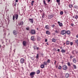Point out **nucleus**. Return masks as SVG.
Instances as JSON below:
<instances>
[{
  "instance_id": "obj_1",
  "label": "nucleus",
  "mask_w": 78,
  "mask_h": 78,
  "mask_svg": "<svg viewBox=\"0 0 78 78\" xmlns=\"http://www.w3.org/2000/svg\"><path fill=\"white\" fill-rule=\"evenodd\" d=\"M35 75V72H32L30 74V75L31 76V78H33V77H34V75Z\"/></svg>"
},
{
  "instance_id": "obj_2",
  "label": "nucleus",
  "mask_w": 78,
  "mask_h": 78,
  "mask_svg": "<svg viewBox=\"0 0 78 78\" xmlns=\"http://www.w3.org/2000/svg\"><path fill=\"white\" fill-rule=\"evenodd\" d=\"M66 33V31L64 30H63L61 32V34H62V35H64V34H65Z\"/></svg>"
},
{
  "instance_id": "obj_3",
  "label": "nucleus",
  "mask_w": 78,
  "mask_h": 78,
  "mask_svg": "<svg viewBox=\"0 0 78 78\" xmlns=\"http://www.w3.org/2000/svg\"><path fill=\"white\" fill-rule=\"evenodd\" d=\"M62 68L63 70H67V66L66 65H64L62 66Z\"/></svg>"
},
{
  "instance_id": "obj_4",
  "label": "nucleus",
  "mask_w": 78,
  "mask_h": 78,
  "mask_svg": "<svg viewBox=\"0 0 78 78\" xmlns=\"http://www.w3.org/2000/svg\"><path fill=\"white\" fill-rule=\"evenodd\" d=\"M24 61H25V60L24 59V58H21L20 60V63H21V64H23V63L24 62Z\"/></svg>"
},
{
  "instance_id": "obj_5",
  "label": "nucleus",
  "mask_w": 78,
  "mask_h": 78,
  "mask_svg": "<svg viewBox=\"0 0 78 78\" xmlns=\"http://www.w3.org/2000/svg\"><path fill=\"white\" fill-rule=\"evenodd\" d=\"M31 33L32 34H34L36 33V31L34 30H32L31 31Z\"/></svg>"
},
{
  "instance_id": "obj_6",
  "label": "nucleus",
  "mask_w": 78,
  "mask_h": 78,
  "mask_svg": "<svg viewBox=\"0 0 78 78\" xmlns=\"http://www.w3.org/2000/svg\"><path fill=\"white\" fill-rule=\"evenodd\" d=\"M29 21L31 23H33V19H29Z\"/></svg>"
},
{
  "instance_id": "obj_7",
  "label": "nucleus",
  "mask_w": 78,
  "mask_h": 78,
  "mask_svg": "<svg viewBox=\"0 0 78 78\" xmlns=\"http://www.w3.org/2000/svg\"><path fill=\"white\" fill-rule=\"evenodd\" d=\"M23 44L24 46H26L27 45V41H23Z\"/></svg>"
},
{
  "instance_id": "obj_8",
  "label": "nucleus",
  "mask_w": 78,
  "mask_h": 78,
  "mask_svg": "<svg viewBox=\"0 0 78 78\" xmlns=\"http://www.w3.org/2000/svg\"><path fill=\"white\" fill-rule=\"evenodd\" d=\"M43 64L44 66H47V65H48V63H47V62L46 61H44L43 62Z\"/></svg>"
},
{
  "instance_id": "obj_9",
  "label": "nucleus",
  "mask_w": 78,
  "mask_h": 78,
  "mask_svg": "<svg viewBox=\"0 0 78 78\" xmlns=\"http://www.w3.org/2000/svg\"><path fill=\"white\" fill-rule=\"evenodd\" d=\"M58 23L60 27H62V23H60V22L58 21Z\"/></svg>"
},
{
  "instance_id": "obj_10",
  "label": "nucleus",
  "mask_w": 78,
  "mask_h": 78,
  "mask_svg": "<svg viewBox=\"0 0 78 78\" xmlns=\"http://www.w3.org/2000/svg\"><path fill=\"white\" fill-rule=\"evenodd\" d=\"M45 28L46 30H49L50 29V27H49V26L47 25L45 26Z\"/></svg>"
},
{
  "instance_id": "obj_11",
  "label": "nucleus",
  "mask_w": 78,
  "mask_h": 78,
  "mask_svg": "<svg viewBox=\"0 0 78 78\" xmlns=\"http://www.w3.org/2000/svg\"><path fill=\"white\" fill-rule=\"evenodd\" d=\"M13 34H15V35H16V34H17V31L16 30H14L13 31Z\"/></svg>"
},
{
  "instance_id": "obj_12",
  "label": "nucleus",
  "mask_w": 78,
  "mask_h": 78,
  "mask_svg": "<svg viewBox=\"0 0 78 78\" xmlns=\"http://www.w3.org/2000/svg\"><path fill=\"white\" fill-rule=\"evenodd\" d=\"M23 24V21H21L19 23V25H21Z\"/></svg>"
},
{
  "instance_id": "obj_13",
  "label": "nucleus",
  "mask_w": 78,
  "mask_h": 78,
  "mask_svg": "<svg viewBox=\"0 0 78 78\" xmlns=\"http://www.w3.org/2000/svg\"><path fill=\"white\" fill-rule=\"evenodd\" d=\"M41 69H44L45 67V65L44 64H42L41 66Z\"/></svg>"
},
{
  "instance_id": "obj_14",
  "label": "nucleus",
  "mask_w": 78,
  "mask_h": 78,
  "mask_svg": "<svg viewBox=\"0 0 78 78\" xmlns=\"http://www.w3.org/2000/svg\"><path fill=\"white\" fill-rule=\"evenodd\" d=\"M15 18L16 19H18V14H16L15 15Z\"/></svg>"
},
{
  "instance_id": "obj_15",
  "label": "nucleus",
  "mask_w": 78,
  "mask_h": 78,
  "mask_svg": "<svg viewBox=\"0 0 78 78\" xmlns=\"http://www.w3.org/2000/svg\"><path fill=\"white\" fill-rule=\"evenodd\" d=\"M31 39L32 41H35V39H34V38L33 36H32L31 37Z\"/></svg>"
},
{
  "instance_id": "obj_16",
  "label": "nucleus",
  "mask_w": 78,
  "mask_h": 78,
  "mask_svg": "<svg viewBox=\"0 0 78 78\" xmlns=\"http://www.w3.org/2000/svg\"><path fill=\"white\" fill-rule=\"evenodd\" d=\"M53 15H51L49 16V19L53 18Z\"/></svg>"
},
{
  "instance_id": "obj_17",
  "label": "nucleus",
  "mask_w": 78,
  "mask_h": 78,
  "mask_svg": "<svg viewBox=\"0 0 78 78\" xmlns=\"http://www.w3.org/2000/svg\"><path fill=\"white\" fill-rule=\"evenodd\" d=\"M66 33H67L68 34H69L70 33V31L69 30H67V31H66Z\"/></svg>"
},
{
  "instance_id": "obj_18",
  "label": "nucleus",
  "mask_w": 78,
  "mask_h": 78,
  "mask_svg": "<svg viewBox=\"0 0 78 78\" xmlns=\"http://www.w3.org/2000/svg\"><path fill=\"white\" fill-rule=\"evenodd\" d=\"M74 19H77L78 18V16L77 15H75L74 16Z\"/></svg>"
},
{
  "instance_id": "obj_19",
  "label": "nucleus",
  "mask_w": 78,
  "mask_h": 78,
  "mask_svg": "<svg viewBox=\"0 0 78 78\" xmlns=\"http://www.w3.org/2000/svg\"><path fill=\"white\" fill-rule=\"evenodd\" d=\"M69 76V74H66L65 75L66 78H68Z\"/></svg>"
},
{
  "instance_id": "obj_20",
  "label": "nucleus",
  "mask_w": 78,
  "mask_h": 78,
  "mask_svg": "<svg viewBox=\"0 0 78 78\" xmlns=\"http://www.w3.org/2000/svg\"><path fill=\"white\" fill-rule=\"evenodd\" d=\"M73 61L74 63H75L76 62V59H75V58H74L73 59Z\"/></svg>"
},
{
  "instance_id": "obj_21",
  "label": "nucleus",
  "mask_w": 78,
  "mask_h": 78,
  "mask_svg": "<svg viewBox=\"0 0 78 78\" xmlns=\"http://www.w3.org/2000/svg\"><path fill=\"white\" fill-rule=\"evenodd\" d=\"M72 54H73V55H74V54H75V53H77V52L76 51H72Z\"/></svg>"
},
{
  "instance_id": "obj_22",
  "label": "nucleus",
  "mask_w": 78,
  "mask_h": 78,
  "mask_svg": "<svg viewBox=\"0 0 78 78\" xmlns=\"http://www.w3.org/2000/svg\"><path fill=\"white\" fill-rule=\"evenodd\" d=\"M34 49H37V50H38L39 48V47H37V46H35L34 47Z\"/></svg>"
},
{
  "instance_id": "obj_23",
  "label": "nucleus",
  "mask_w": 78,
  "mask_h": 78,
  "mask_svg": "<svg viewBox=\"0 0 78 78\" xmlns=\"http://www.w3.org/2000/svg\"><path fill=\"white\" fill-rule=\"evenodd\" d=\"M40 73V70H38L37 71V74H39Z\"/></svg>"
},
{
  "instance_id": "obj_24",
  "label": "nucleus",
  "mask_w": 78,
  "mask_h": 78,
  "mask_svg": "<svg viewBox=\"0 0 78 78\" xmlns=\"http://www.w3.org/2000/svg\"><path fill=\"white\" fill-rule=\"evenodd\" d=\"M61 52H62V53H66V50L64 49H62L61 50Z\"/></svg>"
},
{
  "instance_id": "obj_25",
  "label": "nucleus",
  "mask_w": 78,
  "mask_h": 78,
  "mask_svg": "<svg viewBox=\"0 0 78 78\" xmlns=\"http://www.w3.org/2000/svg\"><path fill=\"white\" fill-rule=\"evenodd\" d=\"M56 2L57 3H58V5L60 4V0H56Z\"/></svg>"
},
{
  "instance_id": "obj_26",
  "label": "nucleus",
  "mask_w": 78,
  "mask_h": 78,
  "mask_svg": "<svg viewBox=\"0 0 78 78\" xmlns=\"http://www.w3.org/2000/svg\"><path fill=\"white\" fill-rule=\"evenodd\" d=\"M34 1H32L31 3L32 6H33V5H34Z\"/></svg>"
},
{
  "instance_id": "obj_27",
  "label": "nucleus",
  "mask_w": 78,
  "mask_h": 78,
  "mask_svg": "<svg viewBox=\"0 0 78 78\" xmlns=\"http://www.w3.org/2000/svg\"><path fill=\"white\" fill-rule=\"evenodd\" d=\"M52 42H55L56 41V39H55V38H52Z\"/></svg>"
},
{
  "instance_id": "obj_28",
  "label": "nucleus",
  "mask_w": 78,
  "mask_h": 78,
  "mask_svg": "<svg viewBox=\"0 0 78 78\" xmlns=\"http://www.w3.org/2000/svg\"><path fill=\"white\" fill-rule=\"evenodd\" d=\"M69 44H70V41H67L66 42V45H69Z\"/></svg>"
},
{
  "instance_id": "obj_29",
  "label": "nucleus",
  "mask_w": 78,
  "mask_h": 78,
  "mask_svg": "<svg viewBox=\"0 0 78 78\" xmlns=\"http://www.w3.org/2000/svg\"><path fill=\"white\" fill-rule=\"evenodd\" d=\"M46 33L47 34H50V32L48 31H46Z\"/></svg>"
},
{
  "instance_id": "obj_30",
  "label": "nucleus",
  "mask_w": 78,
  "mask_h": 78,
  "mask_svg": "<svg viewBox=\"0 0 78 78\" xmlns=\"http://www.w3.org/2000/svg\"><path fill=\"white\" fill-rule=\"evenodd\" d=\"M76 43V44H78V39H76V40L75 41Z\"/></svg>"
},
{
  "instance_id": "obj_31",
  "label": "nucleus",
  "mask_w": 78,
  "mask_h": 78,
  "mask_svg": "<svg viewBox=\"0 0 78 78\" xmlns=\"http://www.w3.org/2000/svg\"><path fill=\"white\" fill-rule=\"evenodd\" d=\"M39 54H37L36 57L37 59H38V58H39Z\"/></svg>"
},
{
  "instance_id": "obj_32",
  "label": "nucleus",
  "mask_w": 78,
  "mask_h": 78,
  "mask_svg": "<svg viewBox=\"0 0 78 78\" xmlns=\"http://www.w3.org/2000/svg\"><path fill=\"white\" fill-rule=\"evenodd\" d=\"M73 66L74 67V69H76V65H73Z\"/></svg>"
},
{
  "instance_id": "obj_33",
  "label": "nucleus",
  "mask_w": 78,
  "mask_h": 78,
  "mask_svg": "<svg viewBox=\"0 0 78 78\" xmlns=\"http://www.w3.org/2000/svg\"><path fill=\"white\" fill-rule=\"evenodd\" d=\"M61 68H62V67H61V66H59L58 68V69H59V70H61Z\"/></svg>"
},
{
  "instance_id": "obj_34",
  "label": "nucleus",
  "mask_w": 78,
  "mask_h": 78,
  "mask_svg": "<svg viewBox=\"0 0 78 78\" xmlns=\"http://www.w3.org/2000/svg\"><path fill=\"white\" fill-rule=\"evenodd\" d=\"M70 59H72V58H74V57L72 55H70Z\"/></svg>"
},
{
  "instance_id": "obj_35",
  "label": "nucleus",
  "mask_w": 78,
  "mask_h": 78,
  "mask_svg": "<svg viewBox=\"0 0 78 78\" xmlns=\"http://www.w3.org/2000/svg\"><path fill=\"white\" fill-rule=\"evenodd\" d=\"M69 7L70 8H72V7H73V6H72V4H70L69 5Z\"/></svg>"
},
{
  "instance_id": "obj_36",
  "label": "nucleus",
  "mask_w": 78,
  "mask_h": 78,
  "mask_svg": "<svg viewBox=\"0 0 78 78\" xmlns=\"http://www.w3.org/2000/svg\"><path fill=\"white\" fill-rule=\"evenodd\" d=\"M43 3L44 5H47V4H46V3H45V0H43Z\"/></svg>"
},
{
  "instance_id": "obj_37",
  "label": "nucleus",
  "mask_w": 78,
  "mask_h": 78,
  "mask_svg": "<svg viewBox=\"0 0 78 78\" xmlns=\"http://www.w3.org/2000/svg\"><path fill=\"white\" fill-rule=\"evenodd\" d=\"M55 32L56 33H59V31H58L57 30H56Z\"/></svg>"
},
{
  "instance_id": "obj_38",
  "label": "nucleus",
  "mask_w": 78,
  "mask_h": 78,
  "mask_svg": "<svg viewBox=\"0 0 78 78\" xmlns=\"http://www.w3.org/2000/svg\"><path fill=\"white\" fill-rule=\"evenodd\" d=\"M60 14L61 15H62V14H63V11H61V12H60Z\"/></svg>"
},
{
  "instance_id": "obj_39",
  "label": "nucleus",
  "mask_w": 78,
  "mask_h": 78,
  "mask_svg": "<svg viewBox=\"0 0 78 78\" xmlns=\"http://www.w3.org/2000/svg\"><path fill=\"white\" fill-rule=\"evenodd\" d=\"M50 62V59H48V60L47 61V63H49V62Z\"/></svg>"
},
{
  "instance_id": "obj_40",
  "label": "nucleus",
  "mask_w": 78,
  "mask_h": 78,
  "mask_svg": "<svg viewBox=\"0 0 78 78\" xmlns=\"http://www.w3.org/2000/svg\"><path fill=\"white\" fill-rule=\"evenodd\" d=\"M29 27H27L26 28V29L27 30H29Z\"/></svg>"
},
{
  "instance_id": "obj_41",
  "label": "nucleus",
  "mask_w": 78,
  "mask_h": 78,
  "mask_svg": "<svg viewBox=\"0 0 78 78\" xmlns=\"http://www.w3.org/2000/svg\"><path fill=\"white\" fill-rule=\"evenodd\" d=\"M15 19V16H13V20H14V19Z\"/></svg>"
},
{
  "instance_id": "obj_42",
  "label": "nucleus",
  "mask_w": 78,
  "mask_h": 78,
  "mask_svg": "<svg viewBox=\"0 0 78 78\" xmlns=\"http://www.w3.org/2000/svg\"><path fill=\"white\" fill-rule=\"evenodd\" d=\"M67 64L68 66H70V64L69 62H68Z\"/></svg>"
},
{
  "instance_id": "obj_43",
  "label": "nucleus",
  "mask_w": 78,
  "mask_h": 78,
  "mask_svg": "<svg viewBox=\"0 0 78 78\" xmlns=\"http://www.w3.org/2000/svg\"><path fill=\"white\" fill-rule=\"evenodd\" d=\"M71 25L72 27H73V26L74 25V24L73 23H71Z\"/></svg>"
},
{
  "instance_id": "obj_44",
  "label": "nucleus",
  "mask_w": 78,
  "mask_h": 78,
  "mask_svg": "<svg viewBox=\"0 0 78 78\" xmlns=\"http://www.w3.org/2000/svg\"><path fill=\"white\" fill-rule=\"evenodd\" d=\"M74 7L75 8H78V6H77V5H75L74 6Z\"/></svg>"
},
{
  "instance_id": "obj_45",
  "label": "nucleus",
  "mask_w": 78,
  "mask_h": 78,
  "mask_svg": "<svg viewBox=\"0 0 78 78\" xmlns=\"http://www.w3.org/2000/svg\"><path fill=\"white\" fill-rule=\"evenodd\" d=\"M70 44L71 45H73V42H71L70 43Z\"/></svg>"
},
{
  "instance_id": "obj_46",
  "label": "nucleus",
  "mask_w": 78,
  "mask_h": 78,
  "mask_svg": "<svg viewBox=\"0 0 78 78\" xmlns=\"http://www.w3.org/2000/svg\"><path fill=\"white\" fill-rule=\"evenodd\" d=\"M51 27L52 28H54V27H55V25H52Z\"/></svg>"
},
{
  "instance_id": "obj_47",
  "label": "nucleus",
  "mask_w": 78,
  "mask_h": 78,
  "mask_svg": "<svg viewBox=\"0 0 78 78\" xmlns=\"http://www.w3.org/2000/svg\"><path fill=\"white\" fill-rule=\"evenodd\" d=\"M42 17L44 18V14L43 13L42 14Z\"/></svg>"
},
{
  "instance_id": "obj_48",
  "label": "nucleus",
  "mask_w": 78,
  "mask_h": 78,
  "mask_svg": "<svg viewBox=\"0 0 78 78\" xmlns=\"http://www.w3.org/2000/svg\"><path fill=\"white\" fill-rule=\"evenodd\" d=\"M3 35L4 36H6V33L5 32L4 34Z\"/></svg>"
},
{
  "instance_id": "obj_49",
  "label": "nucleus",
  "mask_w": 78,
  "mask_h": 78,
  "mask_svg": "<svg viewBox=\"0 0 78 78\" xmlns=\"http://www.w3.org/2000/svg\"><path fill=\"white\" fill-rule=\"evenodd\" d=\"M16 2H14V5H15V6H16Z\"/></svg>"
},
{
  "instance_id": "obj_50",
  "label": "nucleus",
  "mask_w": 78,
  "mask_h": 78,
  "mask_svg": "<svg viewBox=\"0 0 78 78\" xmlns=\"http://www.w3.org/2000/svg\"><path fill=\"white\" fill-rule=\"evenodd\" d=\"M55 62L54 64L55 65L56 64V60H55Z\"/></svg>"
},
{
  "instance_id": "obj_51",
  "label": "nucleus",
  "mask_w": 78,
  "mask_h": 78,
  "mask_svg": "<svg viewBox=\"0 0 78 78\" xmlns=\"http://www.w3.org/2000/svg\"><path fill=\"white\" fill-rule=\"evenodd\" d=\"M45 42H47V39H45Z\"/></svg>"
},
{
  "instance_id": "obj_52",
  "label": "nucleus",
  "mask_w": 78,
  "mask_h": 78,
  "mask_svg": "<svg viewBox=\"0 0 78 78\" xmlns=\"http://www.w3.org/2000/svg\"><path fill=\"white\" fill-rule=\"evenodd\" d=\"M58 51H60L59 49H58L57 50Z\"/></svg>"
},
{
  "instance_id": "obj_53",
  "label": "nucleus",
  "mask_w": 78,
  "mask_h": 78,
  "mask_svg": "<svg viewBox=\"0 0 78 78\" xmlns=\"http://www.w3.org/2000/svg\"><path fill=\"white\" fill-rule=\"evenodd\" d=\"M50 0H48V2H50Z\"/></svg>"
},
{
  "instance_id": "obj_54",
  "label": "nucleus",
  "mask_w": 78,
  "mask_h": 78,
  "mask_svg": "<svg viewBox=\"0 0 78 78\" xmlns=\"http://www.w3.org/2000/svg\"><path fill=\"white\" fill-rule=\"evenodd\" d=\"M76 37H77V38H78V35H77L76 36Z\"/></svg>"
},
{
  "instance_id": "obj_55",
  "label": "nucleus",
  "mask_w": 78,
  "mask_h": 78,
  "mask_svg": "<svg viewBox=\"0 0 78 78\" xmlns=\"http://www.w3.org/2000/svg\"><path fill=\"white\" fill-rule=\"evenodd\" d=\"M16 2H18V0H16Z\"/></svg>"
},
{
  "instance_id": "obj_56",
  "label": "nucleus",
  "mask_w": 78,
  "mask_h": 78,
  "mask_svg": "<svg viewBox=\"0 0 78 78\" xmlns=\"http://www.w3.org/2000/svg\"><path fill=\"white\" fill-rule=\"evenodd\" d=\"M53 50H54L55 51H56V49L55 48L53 49Z\"/></svg>"
},
{
  "instance_id": "obj_57",
  "label": "nucleus",
  "mask_w": 78,
  "mask_h": 78,
  "mask_svg": "<svg viewBox=\"0 0 78 78\" xmlns=\"http://www.w3.org/2000/svg\"><path fill=\"white\" fill-rule=\"evenodd\" d=\"M37 30H38L39 29L37 28Z\"/></svg>"
},
{
  "instance_id": "obj_58",
  "label": "nucleus",
  "mask_w": 78,
  "mask_h": 78,
  "mask_svg": "<svg viewBox=\"0 0 78 78\" xmlns=\"http://www.w3.org/2000/svg\"><path fill=\"white\" fill-rule=\"evenodd\" d=\"M46 44H47V45H48V43H46Z\"/></svg>"
},
{
  "instance_id": "obj_59",
  "label": "nucleus",
  "mask_w": 78,
  "mask_h": 78,
  "mask_svg": "<svg viewBox=\"0 0 78 78\" xmlns=\"http://www.w3.org/2000/svg\"><path fill=\"white\" fill-rule=\"evenodd\" d=\"M61 49H62V47H60Z\"/></svg>"
},
{
  "instance_id": "obj_60",
  "label": "nucleus",
  "mask_w": 78,
  "mask_h": 78,
  "mask_svg": "<svg viewBox=\"0 0 78 78\" xmlns=\"http://www.w3.org/2000/svg\"><path fill=\"white\" fill-rule=\"evenodd\" d=\"M64 45H65V43H64Z\"/></svg>"
},
{
  "instance_id": "obj_61",
  "label": "nucleus",
  "mask_w": 78,
  "mask_h": 78,
  "mask_svg": "<svg viewBox=\"0 0 78 78\" xmlns=\"http://www.w3.org/2000/svg\"><path fill=\"white\" fill-rule=\"evenodd\" d=\"M65 13H66V11L65 12Z\"/></svg>"
},
{
  "instance_id": "obj_62",
  "label": "nucleus",
  "mask_w": 78,
  "mask_h": 78,
  "mask_svg": "<svg viewBox=\"0 0 78 78\" xmlns=\"http://www.w3.org/2000/svg\"><path fill=\"white\" fill-rule=\"evenodd\" d=\"M1 47V45H0V48Z\"/></svg>"
},
{
  "instance_id": "obj_63",
  "label": "nucleus",
  "mask_w": 78,
  "mask_h": 78,
  "mask_svg": "<svg viewBox=\"0 0 78 78\" xmlns=\"http://www.w3.org/2000/svg\"><path fill=\"white\" fill-rule=\"evenodd\" d=\"M22 68L23 69V67H22Z\"/></svg>"
},
{
  "instance_id": "obj_64",
  "label": "nucleus",
  "mask_w": 78,
  "mask_h": 78,
  "mask_svg": "<svg viewBox=\"0 0 78 78\" xmlns=\"http://www.w3.org/2000/svg\"><path fill=\"white\" fill-rule=\"evenodd\" d=\"M57 67V66H56V67Z\"/></svg>"
}]
</instances>
